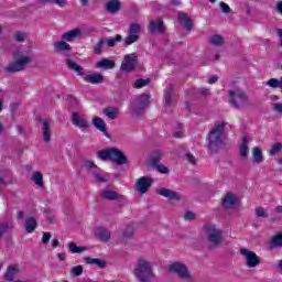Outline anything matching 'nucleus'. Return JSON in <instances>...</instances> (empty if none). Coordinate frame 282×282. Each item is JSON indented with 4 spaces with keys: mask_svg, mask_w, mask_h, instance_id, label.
<instances>
[{
    "mask_svg": "<svg viewBox=\"0 0 282 282\" xmlns=\"http://www.w3.org/2000/svg\"><path fill=\"white\" fill-rule=\"evenodd\" d=\"M221 206L225 210H230L232 208H239L241 206V200L237 195L231 192H228L221 199Z\"/></svg>",
    "mask_w": 282,
    "mask_h": 282,
    "instance_id": "nucleus-8",
    "label": "nucleus"
},
{
    "mask_svg": "<svg viewBox=\"0 0 282 282\" xmlns=\"http://www.w3.org/2000/svg\"><path fill=\"white\" fill-rule=\"evenodd\" d=\"M138 62V56L135 54H128L123 58L121 64V70L127 72L128 74L135 69V63Z\"/></svg>",
    "mask_w": 282,
    "mask_h": 282,
    "instance_id": "nucleus-14",
    "label": "nucleus"
},
{
    "mask_svg": "<svg viewBox=\"0 0 282 282\" xmlns=\"http://www.w3.org/2000/svg\"><path fill=\"white\" fill-rule=\"evenodd\" d=\"M97 69H113L116 67V62L109 58H102L96 63Z\"/></svg>",
    "mask_w": 282,
    "mask_h": 282,
    "instance_id": "nucleus-24",
    "label": "nucleus"
},
{
    "mask_svg": "<svg viewBox=\"0 0 282 282\" xmlns=\"http://www.w3.org/2000/svg\"><path fill=\"white\" fill-rule=\"evenodd\" d=\"M173 138H184V132L182 131L174 132Z\"/></svg>",
    "mask_w": 282,
    "mask_h": 282,
    "instance_id": "nucleus-61",
    "label": "nucleus"
},
{
    "mask_svg": "<svg viewBox=\"0 0 282 282\" xmlns=\"http://www.w3.org/2000/svg\"><path fill=\"white\" fill-rule=\"evenodd\" d=\"M84 80L90 85H102L105 76L100 73L88 74L84 77Z\"/></svg>",
    "mask_w": 282,
    "mask_h": 282,
    "instance_id": "nucleus-18",
    "label": "nucleus"
},
{
    "mask_svg": "<svg viewBox=\"0 0 282 282\" xmlns=\"http://www.w3.org/2000/svg\"><path fill=\"white\" fill-rule=\"evenodd\" d=\"M93 126L95 127V129H97V131H100L101 133H104V135H107V138H109V133L107 132V123L102 118L94 117Z\"/></svg>",
    "mask_w": 282,
    "mask_h": 282,
    "instance_id": "nucleus-19",
    "label": "nucleus"
},
{
    "mask_svg": "<svg viewBox=\"0 0 282 282\" xmlns=\"http://www.w3.org/2000/svg\"><path fill=\"white\" fill-rule=\"evenodd\" d=\"M149 32H151V34H164V32H166L164 20H162V18L152 20L149 24Z\"/></svg>",
    "mask_w": 282,
    "mask_h": 282,
    "instance_id": "nucleus-15",
    "label": "nucleus"
},
{
    "mask_svg": "<svg viewBox=\"0 0 282 282\" xmlns=\"http://www.w3.org/2000/svg\"><path fill=\"white\" fill-rule=\"evenodd\" d=\"M282 143H275L272 145L271 150L269 151L270 155H276V153H281Z\"/></svg>",
    "mask_w": 282,
    "mask_h": 282,
    "instance_id": "nucleus-45",
    "label": "nucleus"
},
{
    "mask_svg": "<svg viewBox=\"0 0 282 282\" xmlns=\"http://www.w3.org/2000/svg\"><path fill=\"white\" fill-rule=\"evenodd\" d=\"M56 3V6H59V8H65L67 6V0H41V3H50L52 2Z\"/></svg>",
    "mask_w": 282,
    "mask_h": 282,
    "instance_id": "nucleus-44",
    "label": "nucleus"
},
{
    "mask_svg": "<svg viewBox=\"0 0 282 282\" xmlns=\"http://www.w3.org/2000/svg\"><path fill=\"white\" fill-rule=\"evenodd\" d=\"M9 184H12V172L2 170L0 172V188H6Z\"/></svg>",
    "mask_w": 282,
    "mask_h": 282,
    "instance_id": "nucleus-20",
    "label": "nucleus"
},
{
    "mask_svg": "<svg viewBox=\"0 0 282 282\" xmlns=\"http://www.w3.org/2000/svg\"><path fill=\"white\" fill-rule=\"evenodd\" d=\"M219 80V76H212V77H209V79H208V83H209V85H215V83H217Z\"/></svg>",
    "mask_w": 282,
    "mask_h": 282,
    "instance_id": "nucleus-59",
    "label": "nucleus"
},
{
    "mask_svg": "<svg viewBox=\"0 0 282 282\" xmlns=\"http://www.w3.org/2000/svg\"><path fill=\"white\" fill-rule=\"evenodd\" d=\"M84 166H85V169H87V171H90L93 174H94L96 171H100V167H98V166L94 163V161H85Z\"/></svg>",
    "mask_w": 282,
    "mask_h": 282,
    "instance_id": "nucleus-41",
    "label": "nucleus"
},
{
    "mask_svg": "<svg viewBox=\"0 0 282 282\" xmlns=\"http://www.w3.org/2000/svg\"><path fill=\"white\" fill-rule=\"evenodd\" d=\"M93 175H95V181L98 183V184H102L105 182H109V178L100 175V171H96Z\"/></svg>",
    "mask_w": 282,
    "mask_h": 282,
    "instance_id": "nucleus-43",
    "label": "nucleus"
},
{
    "mask_svg": "<svg viewBox=\"0 0 282 282\" xmlns=\"http://www.w3.org/2000/svg\"><path fill=\"white\" fill-rule=\"evenodd\" d=\"M42 135L44 142L52 140V122L50 119H42Z\"/></svg>",
    "mask_w": 282,
    "mask_h": 282,
    "instance_id": "nucleus-16",
    "label": "nucleus"
},
{
    "mask_svg": "<svg viewBox=\"0 0 282 282\" xmlns=\"http://www.w3.org/2000/svg\"><path fill=\"white\" fill-rule=\"evenodd\" d=\"M153 185V177L150 176H141L135 182V188L139 193L144 195V193H149V188Z\"/></svg>",
    "mask_w": 282,
    "mask_h": 282,
    "instance_id": "nucleus-12",
    "label": "nucleus"
},
{
    "mask_svg": "<svg viewBox=\"0 0 282 282\" xmlns=\"http://www.w3.org/2000/svg\"><path fill=\"white\" fill-rule=\"evenodd\" d=\"M169 272H172L173 274H177L180 279H193V275H191V272H188V269L186 265H184L181 262H174L169 265Z\"/></svg>",
    "mask_w": 282,
    "mask_h": 282,
    "instance_id": "nucleus-10",
    "label": "nucleus"
},
{
    "mask_svg": "<svg viewBox=\"0 0 282 282\" xmlns=\"http://www.w3.org/2000/svg\"><path fill=\"white\" fill-rule=\"evenodd\" d=\"M133 232H134V229H133V226H128L126 229H124V231H123V237L126 238V239H131V236L133 235Z\"/></svg>",
    "mask_w": 282,
    "mask_h": 282,
    "instance_id": "nucleus-48",
    "label": "nucleus"
},
{
    "mask_svg": "<svg viewBox=\"0 0 282 282\" xmlns=\"http://www.w3.org/2000/svg\"><path fill=\"white\" fill-rule=\"evenodd\" d=\"M276 12H279V14H282V1L278 2Z\"/></svg>",
    "mask_w": 282,
    "mask_h": 282,
    "instance_id": "nucleus-62",
    "label": "nucleus"
},
{
    "mask_svg": "<svg viewBox=\"0 0 282 282\" xmlns=\"http://www.w3.org/2000/svg\"><path fill=\"white\" fill-rule=\"evenodd\" d=\"M72 122L75 127H78L79 129H87V127H89L87 120L80 119V115H78V112L72 113Z\"/></svg>",
    "mask_w": 282,
    "mask_h": 282,
    "instance_id": "nucleus-21",
    "label": "nucleus"
},
{
    "mask_svg": "<svg viewBox=\"0 0 282 282\" xmlns=\"http://www.w3.org/2000/svg\"><path fill=\"white\" fill-rule=\"evenodd\" d=\"M205 232L207 235V240L214 247L219 246V243H221L224 240V234L221 232V229H217L215 225H206Z\"/></svg>",
    "mask_w": 282,
    "mask_h": 282,
    "instance_id": "nucleus-6",
    "label": "nucleus"
},
{
    "mask_svg": "<svg viewBox=\"0 0 282 282\" xmlns=\"http://www.w3.org/2000/svg\"><path fill=\"white\" fill-rule=\"evenodd\" d=\"M8 230V224L6 223H0V237H3V232Z\"/></svg>",
    "mask_w": 282,
    "mask_h": 282,
    "instance_id": "nucleus-57",
    "label": "nucleus"
},
{
    "mask_svg": "<svg viewBox=\"0 0 282 282\" xmlns=\"http://www.w3.org/2000/svg\"><path fill=\"white\" fill-rule=\"evenodd\" d=\"M36 218L34 217H28L25 219V223H24V228L26 230V232L31 234V232H34V230H36Z\"/></svg>",
    "mask_w": 282,
    "mask_h": 282,
    "instance_id": "nucleus-30",
    "label": "nucleus"
},
{
    "mask_svg": "<svg viewBox=\"0 0 282 282\" xmlns=\"http://www.w3.org/2000/svg\"><path fill=\"white\" fill-rule=\"evenodd\" d=\"M96 237L101 241L107 242L109 239H111V232L105 227H97Z\"/></svg>",
    "mask_w": 282,
    "mask_h": 282,
    "instance_id": "nucleus-23",
    "label": "nucleus"
},
{
    "mask_svg": "<svg viewBox=\"0 0 282 282\" xmlns=\"http://www.w3.org/2000/svg\"><path fill=\"white\" fill-rule=\"evenodd\" d=\"M151 84V78L142 79L139 78L134 82V88L135 89H141V87H147V85Z\"/></svg>",
    "mask_w": 282,
    "mask_h": 282,
    "instance_id": "nucleus-40",
    "label": "nucleus"
},
{
    "mask_svg": "<svg viewBox=\"0 0 282 282\" xmlns=\"http://www.w3.org/2000/svg\"><path fill=\"white\" fill-rule=\"evenodd\" d=\"M141 26L138 23H131L129 26V34H140Z\"/></svg>",
    "mask_w": 282,
    "mask_h": 282,
    "instance_id": "nucleus-42",
    "label": "nucleus"
},
{
    "mask_svg": "<svg viewBox=\"0 0 282 282\" xmlns=\"http://www.w3.org/2000/svg\"><path fill=\"white\" fill-rule=\"evenodd\" d=\"M140 41V35L130 34L128 39L123 41V47H129V45H133V43H138Z\"/></svg>",
    "mask_w": 282,
    "mask_h": 282,
    "instance_id": "nucleus-35",
    "label": "nucleus"
},
{
    "mask_svg": "<svg viewBox=\"0 0 282 282\" xmlns=\"http://www.w3.org/2000/svg\"><path fill=\"white\" fill-rule=\"evenodd\" d=\"M50 239H52V234L46 231L42 236V243L47 245L50 243Z\"/></svg>",
    "mask_w": 282,
    "mask_h": 282,
    "instance_id": "nucleus-53",
    "label": "nucleus"
},
{
    "mask_svg": "<svg viewBox=\"0 0 282 282\" xmlns=\"http://www.w3.org/2000/svg\"><path fill=\"white\" fill-rule=\"evenodd\" d=\"M120 2L118 0H110L106 4V10L110 14H116V12H120Z\"/></svg>",
    "mask_w": 282,
    "mask_h": 282,
    "instance_id": "nucleus-28",
    "label": "nucleus"
},
{
    "mask_svg": "<svg viewBox=\"0 0 282 282\" xmlns=\"http://www.w3.org/2000/svg\"><path fill=\"white\" fill-rule=\"evenodd\" d=\"M224 131H226V122H216L215 128L209 131L207 137V149H209L212 153H219V151L226 147V137Z\"/></svg>",
    "mask_w": 282,
    "mask_h": 282,
    "instance_id": "nucleus-1",
    "label": "nucleus"
},
{
    "mask_svg": "<svg viewBox=\"0 0 282 282\" xmlns=\"http://www.w3.org/2000/svg\"><path fill=\"white\" fill-rule=\"evenodd\" d=\"M57 259H59V261H65V259H67V256L65 253H58Z\"/></svg>",
    "mask_w": 282,
    "mask_h": 282,
    "instance_id": "nucleus-63",
    "label": "nucleus"
},
{
    "mask_svg": "<svg viewBox=\"0 0 282 282\" xmlns=\"http://www.w3.org/2000/svg\"><path fill=\"white\" fill-rule=\"evenodd\" d=\"M185 156L189 164H193L194 166L197 164V159H195V155L187 153Z\"/></svg>",
    "mask_w": 282,
    "mask_h": 282,
    "instance_id": "nucleus-55",
    "label": "nucleus"
},
{
    "mask_svg": "<svg viewBox=\"0 0 282 282\" xmlns=\"http://www.w3.org/2000/svg\"><path fill=\"white\" fill-rule=\"evenodd\" d=\"M85 263L88 265H97V268H105V265H107L105 260L98 258H85Z\"/></svg>",
    "mask_w": 282,
    "mask_h": 282,
    "instance_id": "nucleus-33",
    "label": "nucleus"
},
{
    "mask_svg": "<svg viewBox=\"0 0 282 282\" xmlns=\"http://www.w3.org/2000/svg\"><path fill=\"white\" fill-rule=\"evenodd\" d=\"M102 199H108L109 202H116L122 197V195L118 194L115 191L107 189L101 192Z\"/></svg>",
    "mask_w": 282,
    "mask_h": 282,
    "instance_id": "nucleus-26",
    "label": "nucleus"
},
{
    "mask_svg": "<svg viewBox=\"0 0 282 282\" xmlns=\"http://www.w3.org/2000/svg\"><path fill=\"white\" fill-rule=\"evenodd\" d=\"M32 182H34L36 186H40V188H43V186H45V183L43 182V173L34 172L32 175Z\"/></svg>",
    "mask_w": 282,
    "mask_h": 282,
    "instance_id": "nucleus-34",
    "label": "nucleus"
},
{
    "mask_svg": "<svg viewBox=\"0 0 282 282\" xmlns=\"http://www.w3.org/2000/svg\"><path fill=\"white\" fill-rule=\"evenodd\" d=\"M68 249L70 250L72 254H80V252H85V250H87V247H78L74 242H70L68 245Z\"/></svg>",
    "mask_w": 282,
    "mask_h": 282,
    "instance_id": "nucleus-37",
    "label": "nucleus"
},
{
    "mask_svg": "<svg viewBox=\"0 0 282 282\" xmlns=\"http://www.w3.org/2000/svg\"><path fill=\"white\" fill-rule=\"evenodd\" d=\"M237 98L242 102H248V95L243 90H229V102L232 105L234 109H239V102H237Z\"/></svg>",
    "mask_w": 282,
    "mask_h": 282,
    "instance_id": "nucleus-11",
    "label": "nucleus"
},
{
    "mask_svg": "<svg viewBox=\"0 0 282 282\" xmlns=\"http://www.w3.org/2000/svg\"><path fill=\"white\" fill-rule=\"evenodd\" d=\"M52 247L53 248H58V246H61V241H58V239H54V240H52Z\"/></svg>",
    "mask_w": 282,
    "mask_h": 282,
    "instance_id": "nucleus-60",
    "label": "nucleus"
},
{
    "mask_svg": "<svg viewBox=\"0 0 282 282\" xmlns=\"http://www.w3.org/2000/svg\"><path fill=\"white\" fill-rule=\"evenodd\" d=\"M73 72H76V74H78V76H85V68H83V66H80V65H77Z\"/></svg>",
    "mask_w": 282,
    "mask_h": 282,
    "instance_id": "nucleus-56",
    "label": "nucleus"
},
{
    "mask_svg": "<svg viewBox=\"0 0 282 282\" xmlns=\"http://www.w3.org/2000/svg\"><path fill=\"white\" fill-rule=\"evenodd\" d=\"M178 23H181V25H183V28L185 30H187V32H191V30H193L194 25H193V19L184 12H178Z\"/></svg>",
    "mask_w": 282,
    "mask_h": 282,
    "instance_id": "nucleus-17",
    "label": "nucleus"
},
{
    "mask_svg": "<svg viewBox=\"0 0 282 282\" xmlns=\"http://www.w3.org/2000/svg\"><path fill=\"white\" fill-rule=\"evenodd\" d=\"M151 96L147 94L137 95L134 100L130 104V110L137 118L144 116V111H147V107H149V100Z\"/></svg>",
    "mask_w": 282,
    "mask_h": 282,
    "instance_id": "nucleus-3",
    "label": "nucleus"
},
{
    "mask_svg": "<svg viewBox=\"0 0 282 282\" xmlns=\"http://www.w3.org/2000/svg\"><path fill=\"white\" fill-rule=\"evenodd\" d=\"M252 155L253 162H256V164H261V162H263V151H261V148L254 147L252 149Z\"/></svg>",
    "mask_w": 282,
    "mask_h": 282,
    "instance_id": "nucleus-32",
    "label": "nucleus"
},
{
    "mask_svg": "<svg viewBox=\"0 0 282 282\" xmlns=\"http://www.w3.org/2000/svg\"><path fill=\"white\" fill-rule=\"evenodd\" d=\"M183 217L185 221H195V213H185Z\"/></svg>",
    "mask_w": 282,
    "mask_h": 282,
    "instance_id": "nucleus-54",
    "label": "nucleus"
},
{
    "mask_svg": "<svg viewBox=\"0 0 282 282\" xmlns=\"http://www.w3.org/2000/svg\"><path fill=\"white\" fill-rule=\"evenodd\" d=\"M219 7H220L221 12H224V14H230V6H228V3L220 2Z\"/></svg>",
    "mask_w": 282,
    "mask_h": 282,
    "instance_id": "nucleus-52",
    "label": "nucleus"
},
{
    "mask_svg": "<svg viewBox=\"0 0 282 282\" xmlns=\"http://www.w3.org/2000/svg\"><path fill=\"white\" fill-rule=\"evenodd\" d=\"M154 169H156V171L163 175H169V167H166V165L159 164Z\"/></svg>",
    "mask_w": 282,
    "mask_h": 282,
    "instance_id": "nucleus-51",
    "label": "nucleus"
},
{
    "mask_svg": "<svg viewBox=\"0 0 282 282\" xmlns=\"http://www.w3.org/2000/svg\"><path fill=\"white\" fill-rule=\"evenodd\" d=\"M156 194L161 195V197H165L170 202H180V199H182V194H180V192H175L165 187L158 188Z\"/></svg>",
    "mask_w": 282,
    "mask_h": 282,
    "instance_id": "nucleus-13",
    "label": "nucleus"
},
{
    "mask_svg": "<svg viewBox=\"0 0 282 282\" xmlns=\"http://www.w3.org/2000/svg\"><path fill=\"white\" fill-rule=\"evenodd\" d=\"M173 91H175V88L173 87V84H170L167 89L165 90V105L171 107L173 105Z\"/></svg>",
    "mask_w": 282,
    "mask_h": 282,
    "instance_id": "nucleus-31",
    "label": "nucleus"
},
{
    "mask_svg": "<svg viewBox=\"0 0 282 282\" xmlns=\"http://www.w3.org/2000/svg\"><path fill=\"white\" fill-rule=\"evenodd\" d=\"M134 276L139 282H149L153 276L151 263L144 259H139L137 268H134Z\"/></svg>",
    "mask_w": 282,
    "mask_h": 282,
    "instance_id": "nucleus-4",
    "label": "nucleus"
},
{
    "mask_svg": "<svg viewBox=\"0 0 282 282\" xmlns=\"http://www.w3.org/2000/svg\"><path fill=\"white\" fill-rule=\"evenodd\" d=\"M273 111H276V113H282V104H273Z\"/></svg>",
    "mask_w": 282,
    "mask_h": 282,
    "instance_id": "nucleus-58",
    "label": "nucleus"
},
{
    "mask_svg": "<svg viewBox=\"0 0 282 282\" xmlns=\"http://www.w3.org/2000/svg\"><path fill=\"white\" fill-rule=\"evenodd\" d=\"M272 245L274 247L276 246H282V232L278 234L275 237L272 239Z\"/></svg>",
    "mask_w": 282,
    "mask_h": 282,
    "instance_id": "nucleus-49",
    "label": "nucleus"
},
{
    "mask_svg": "<svg viewBox=\"0 0 282 282\" xmlns=\"http://www.w3.org/2000/svg\"><path fill=\"white\" fill-rule=\"evenodd\" d=\"M241 158H248V137L242 138V143L240 145Z\"/></svg>",
    "mask_w": 282,
    "mask_h": 282,
    "instance_id": "nucleus-36",
    "label": "nucleus"
},
{
    "mask_svg": "<svg viewBox=\"0 0 282 282\" xmlns=\"http://www.w3.org/2000/svg\"><path fill=\"white\" fill-rule=\"evenodd\" d=\"M98 158L99 160L107 161L109 160L110 162H113L118 166H122L124 164H129V159L122 152V150L118 148H108L105 150H100L98 152Z\"/></svg>",
    "mask_w": 282,
    "mask_h": 282,
    "instance_id": "nucleus-2",
    "label": "nucleus"
},
{
    "mask_svg": "<svg viewBox=\"0 0 282 282\" xmlns=\"http://www.w3.org/2000/svg\"><path fill=\"white\" fill-rule=\"evenodd\" d=\"M31 61H32V57L22 56L20 59L9 63L4 67V72L7 74H17L19 72H25V68L28 67V65H30Z\"/></svg>",
    "mask_w": 282,
    "mask_h": 282,
    "instance_id": "nucleus-5",
    "label": "nucleus"
},
{
    "mask_svg": "<svg viewBox=\"0 0 282 282\" xmlns=\"http://www.w3.org/2000/svg\"><path fill=\"white\" fill-rule=\"evenodd\" d=\"M162 161V153L155 152L150 160V165L156 167L160 165V162Z\"/></svg>",
    "mask_w": 282,
    "mask_h": 282,
    "instance_id": "nucleus-39",
    "label": "nucleus"
},
{
    "mask_svg": "<svg viewBox=\"0 0 282 282\" xmlns=\"http://www.w3.org/2000/svg\"><path fill=\"white\" fill-rule=\"evenodd\" d=\"M209 42L212 45H215L216 47H220V45H224V36L216 34L210 37Z\"/></svg>",
    "mask_w": 282,
    "mask_h": 282,
    "instance_id": "nucleus-38",
    "label": "nucleus"
},
{
    "mask_svg": "<svg viewBox=\"0 0 282 282\" xmlns=\"http://www.w3.org/2000/svg\"><path fill=\"white\" fill-rule=\"evenodd\" d=\"M69 273L72 276H80L83 274V265H77L69 270Z\"/></svg>",
    "mask_w": 282,
    "mask_h": 282,
    "instance_id": "nucleus-46",
    "label": "nucleus"
},
{
    "mask_svg": "<svg viewBox=\"0 0 282 282\" xmlns=\"http://www.w3.org/2000/svg\"><path fill=\"white\" fill-rule=\"evenodd\" d=\"M13 36H14V40L17 41V43L25 42V33H23L21 31H17Z\"/></svg>",
    "mask_w": 282,
    "mask_h": 282,
    "instance_id": "nucleus-47",
    "label": "nucleus"
},
{
    "mask_svg": "<svg viewBox=\"0 0 282 282\" xmlns=\"http://www.w3.org/2000/svg\"><path fill=\"white\" fill-rule=\"evenodd\" d=\"M240 254L243 257L248 268H257L259 263H261V259L254 251H251L250 249L242 248L240 249Z\"/></svg>",
    "mask_w": 282,
    "mask_h": 282,
    "instance_id": "nucleus-9",
    "label": "nucleus"
},
{
    "mask_svg": "<svg viewBox=\"0 0 282 282\" xmlns=\"http://www.w3.org/2000/svg\"><path fill=\"white\" fill-rule=\"evenodd\" d=\"M102 113H104V116L109 118V120H116V119H118L120 110L116 107H106V108H104Z\"/></svg>",
    "mask_w": 282,
    "mask_h": 282,
    "instance_id": "nucleus-25",
    "label": "nucleus"
},
{
    "mask_svg": "<svg viewBox=\"0 0 282 282\" xmlns=\"http://www.w3.org/2000/svg\"><path fill=\"white\" fill-rule=\"evenodd\" d=\"M77 65L78 64L76 62H74V59H72V58L66 59V67H68V69H70L72 72H74L76 69Z\"/></svg>",
    "mask_w": 282,
    "mask_h": 282,
    "instance_id": "nucleus-50",
    "label": "nucleus"
},
{
    "mask_svg": "<svg viewBox=\"0 0 282 282\" xmlns=\"http://www.w3.org/2000/svg\"><path fill=\"white\" fill-rule=\"evenodd\" d=\"M278 36H279V39H281L280 40V45H281V47H282V29H278Z\"/></svg>",
    "mask_w": 282,
    "mask_h": 282,
    "instance_id": "nucleus-64",
    "label": "nucleus"
},
{
    "mask_svg": "<svg viewBox=\"0 0 282 282\" xmlns=\"http://www.w3.org/2000/svg\"><path fill=\"white\" fill-rule=\"evenodd\" d=\"M116 43H122V35L116 34L115 37L100 39L94 47V54L100 56V54H102V47H105V45H107V47H113Z\"/></svg>",
    "mask_w": 282,
    "mask_h": 282,
    "instance_id": "nucleus-7",
    "label": "nucleus"
},
{
    "mask_svg": "<svg viewBox=\"0 0 282 282\" xmlns=\"http://www.w3.org/2000/svg\"><path fill=\"white\" fill-rule=\"evenodd\" d=\"M77 36H80V30L79 29H74L70 30L62 35V41H66L68 43H72L74 39H77Z\"/></svg>",
    "mask_w": 282,
    "mask_h": 282,
    "instance_id": "nucleus-27",
    "label": "nucleus"
},
{
    "mask_svg": "<svg viewBox=\"0 0 282 282\" xmlns=\"http://www.w3.org/2000/svg\"><path fill=\"white\" fill-rule=\"evenodd\" d=\"M19 272H21L19 264H12L8 267L7 272L4 273L6 281H12V279H14Z\"/></svg>",
    "mask_w": 282,
    "mask_h": 282,
    "instance_id": "nucleus-22",
    "label": "nucleus"
},
{
    "mask_svg": "<svg viewBox=\"0 0 282 282\" xmlns=\"http://www.w3.org/2000/svg\"><path fill=\"white\" fill-rule=\"evenodd\" d=\"M53 47L56 50V52H72V46L64 40L55 42Z\"/></svg>",
    "mask_w": 282,
    "mask_h": 282,
    "instance_id": "nucleus-29",
    "label": "nucleus"
}]
</instances>
